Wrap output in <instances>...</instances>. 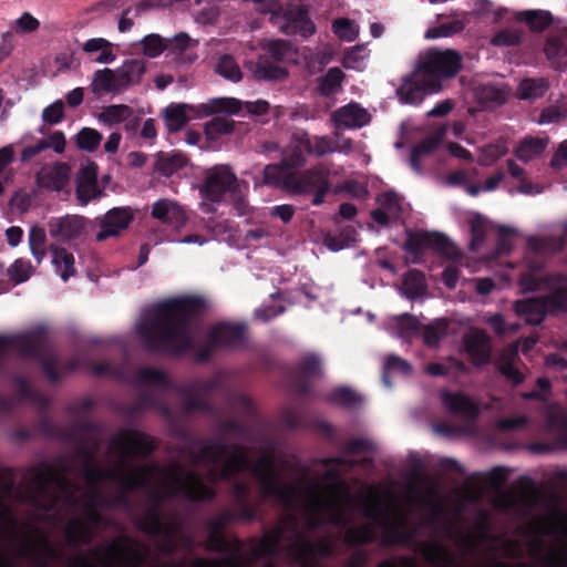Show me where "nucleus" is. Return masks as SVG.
Listing matches in <instances>:
<instances>
[{
  "instance_id": "nucleus-1",
  "label": "nucleus",
  "mask_w": 567,
  "mask_h": 567,
  "mask_svg": "<svg viewBox=\"0 0 567 567\" xmlns=\"http://www.w3.org/2000/svg\"><path fill=\"white\" fill-rule=\"evenodd\" d=\"M322 466L323 470L313 468L291 484H286L268 456L259 460L254 472L264 495L296 509L300 522L292 515L282 518L278 527L260 540L255 550L257 556L285 551L306 566L317 554L329 553L327 545L310 544L306 532L328 520L346 524L359 512L371 523L360 529L348 530L347 542H369L373 539L377 527L389 540L402 536L406 517L390 491L364 487L358 496L352 497L344 484L338 480L334 464L324 462Z\"/></svg>"
},
{
  "instance_id": "nucleus-2",
  "label": "nucleus",
  "mask_w": 567,
  "mask_h": 567,
  "mask_svg": "<svg viewBox=\"0 0 567 567\" xmlns=\"http://www.w3.org/2000/svg\"><path fill=\"white\" fill-rule=\"evenodd\" d=\"M153 447V441L141 432L132 430L121 432L110 446V453L114 457L113 468L102 472L92 465L86 466V489L79 496L74 495L79 491L64 480L49 477L41 472L34 476L33 487L37 494L31 496V502L47 512L53 509L60 512L63 508L71 511L73 517L68 524L66 537L71 542H86L97 526L100 517L101 499L96 494L95 482L106 475L125 487L150 485L164 495L182 492L193 499L210 497L209 488L195 471H186L177 465L162 470L131 466L133 457L144 455Z\"/></svg>"
},
{
  "instance_id": "nucleus-3",
  "label": "nucleus",
  "mask_w": 567,
  "mask_h": 567,
  "mask_svg": "<svg viewBox=\"0 0 567 567\" xmlns=\"http://www.w3.org/2000/svg\"><path fill=\"white\" fill-rule=\"evenodd\" d=\"M204 308V302L195 297H182L152 306L145 315V319L138 324L141 337L150 342L168 344L183 342L189 339L186 321Z\"/></svg>"
},
{
  "instance_id": "nucleus-4",
  "label": "nucleus",
  "mask_w": 567,
  "mask_h": 567,
  "mask_svg": "<svg viewBox=\"0 0 567 567\" xmlns=\"http://www.w3.org/2000/svg\"><path fill=\"white\" fill-rule=\"evenodd\" d=\"M522 286L526 290H544L548 295L539 299L519 300L515 305L516 312L527 323L538 324L543 321L545 313L553 309L567 308V279L563 277L522 278Z\"/></svg>"
},
{
  "instance_id": "nucleus-5",
  "label": "nucleus",
  "mask_w": 567,
  "mask_h": 567,
  "mask_svg": "<svg viewBox=\"0 0 567 567\" xmlns=\"http://www.w3.org/2000/svg\"><path fill=\"white\" fill-rule=\"evenodd\" d=\"M241 103L234 97H217L200 104L172 103L164 110V122L169 132L182 130L189 121L217 113L237 114Z\"/></svg>"
},
{
  "instance_id": "nucleus-6",
  "label": "nucleus",
  "mask_w": 567,
  "mask_h": 567,
  "mask_svg": "<svg viewBox=\"0 0 567 567\" xmlns=\"http://www.w3.org/2000/svg\"><path fill=\"white\" fill-rule=\"evenodd\" d=\"M461 55L451 49H429L420 53L415 65L416 76L427 80L432 91H442V81L453 78L461 69Z\"/></svg>"
},
{
  "instance_id": "nucleus-7",
  "label": "nucleus",
  "mask_w": 567,
  "mask_h": 567,
  "mask_svg": "<svg viewBox=\"0 0 567 567\" xmlns=\"http://www.w3.org/2000/svg\"><path fill=\"white\" fill-rule=\"evenodd\" d=\"M146 555V548L128 538L114 542L95 553L86 561V567L137 566Z\"/></svg>"
},
{
  "instance_id": "nucleus-8",
  "label": "nucleus",
  "mask_w": 567,
  "mask_h": 567,
  "mask_svg": "<svg viewBox=\"0 0 567 567\" xmlns=\"http://www.w3.org/2000/svg\"><path fill=\"white\" fill-rule=\"evenodd\" d=\"M243 187L247 188V184L238 181L229 166H214L207 172L204 184L200 187L204 210L206 213L212 212L214 204L219 203L226 192L241 193Z\"/></svg>"
},
{
  "instance_id": "nucleus-9",
  "label": "nucleus",
  "mask_w": 567,
  "mask_h": 567,
  "mask_svg": "<svg viewBox=\"0 0 567 567\" xmlns=\"http://www.w3.org/2000/svg\"><path fill=\"white\" fill-rule=\"evenodd\" d=\"M260 48L265 52L260 56L255 70L254 75L259 80H280L287 75V71L279 65H266V58L275 61H284L292 56L293 49L288 41L285 40H264L260 42Z\"/></svg>"
},
{
  "instance_id": "nucleus-10",
  "label": "nucleus",
  "mask_w": 567,
  "mask_h": 567,
  "mask_svg": "<svg viewBox=\"0 0 567 567\" xmlns=\"http://www.w3.org/2000/svg\"><path fill=\"white\" fill-rule=\"evenodd\" d=\"M196 470L203 465H212L209 468V480L215 481L218 477L227 478L233 474L247 467V460L243 451H234L229 455L213 449L205 450L203 455L195 461Z\"/></svg>"
},
{
  "instance_id": "nucleus-11",
  "label": "nucleus",
  "mask_w": 567,
  "mask_h": 567,
  "mask_svg": "<svg viewBox=\"0 0 567 567\" xmlns=\"http://www.w3.org/2000/svg\"><path fill=\"white\" fill-rule=\"evenodd\" d=\"M97 177L99 167L92 161H87L79 168L75 179V196L80 205L85 206L102 196L103 188L100 186Z\"/></svg>"
},
{
  "instance_id": "nucleus-12",
  "label": "nucleus",
  "mask_w": 567,
  "mask_h": 567,
  "mask_svg": "<svg viewBox=\"0 0 567 567\" xmlns=\"http://www.w3.org/2000/svg\"><path fill=\"white\" fill-rule=\"evenodd\" d=\"M331 171L327 166H318L313 169L306 172L300 177H290L286 182V187L296 194L311 193L317 189L330 190Z\"/></svg>"
},
{
  "instance_id": "nucleus-13",
  "label": "nucleus",
  "mask_w": 567,
  "mask_h": 567,
  "mask_svg": "<svg viewBox=\"0 0 567 567\" xmlns=\"http://www.w3.org/2000/svg\"><path fill=\"white\" fill-rule=\"evenodd\" d=\"M89 221L80 215H65L53 218L49 233L60 241H71L81 238L87 230Z\"/></svg>"
},
{
  "instance_id": "nucleus-14",
  "label": "nucleus",
  "mask_w": 567,
  "mask_h": 567,
  "mask_svg": "<svg viewBox=\"0 0 567 567\" xmlns=\"http://www.w3.org/2000/svg\"><path fill=\"white\" fill-rule=\"evenodd\" d=\"M71 166L55 162L43 165L35 175L37 186L41 189L59 192L69 183Z\"/></svg>"
},
{
  "instance_id": "nucleus-15",
  "label": "nucleus",
  "mask_w": 567,
  "mask_h": 567,
  "mask_svg": "<svg viewBox=\"0 0 567 567\" xmlns=\"http://www.w3.org/2000/svg\"><path fill=\"white\" fill-rule=\"evenodd\" d=\"M330 120L336 130L341 128H361L370 123L371 115L367 109L358 103L343 105L330 115Z\"/></svg>"
},
{
  "instance_id": "nucleus-16",
  "label": "nucleus",
  "mask_w": 567,
  "mask_h": 567,
  "mask_svg": "<svg viewBox=\"0 0 567 567\" xmlns=\"http://www.w3.org/2000/svg\"><path fill=\"white\" fill-rule=\"evenodd\" d=\"M275 24L287 34L299 33L307 38L316 32L313 22L309 19L307 12L300 8L286 9Z\"/></svg>"
},
{
  "instance_id": "nucleus-17",
  "label": "nucleus",
  "mask_w": 567,
  "mask_h": 567,
  "mask_svg": "<svg viewBox=\"0 0 567 567\" xmlns=\"http://www.w3.org/2000/svg\"><path fill=\"white\" fill-rule=\"evenodd\" d=\"M132 219L133 214L130 208H113L109 210L99 221L100 231L96 233V240L102 241L118 235L128 226Z\"/></svg>"
},
{
  "instance_id": "nucleus-18",
  "label": "nucleus",
  "mask_w": 567,
  "mask_h": 567,
  "mask_svg": "<svg viewBox=\"0 0 567 567\" xmlns=\"http://www.w3.org/2000/svg\"><path fill=\"white\" fill-rule=\"evenodd\" d=\"M152 216L176 228H182L187 221V215L183 207L175 200L161 198L152 206Z\"/></svg>"
},
{
  "instance_id": "nucleus-19",
  "label": "nucleus",
  "mask_w": 567,
  "mask_h": 567,
  "mask_svg": "<svg viewBox=\"0 0 567 567\" xmlns=\"http://www.w3.org/2000/svg\"><path fill=\"white\" fill-rule=\"evenodd\" d=\"M427 82V80H421L416 76V69L414 68L412 74L398 89L400 101L405 104H419L426 95L437 93L439 91L430 89Z\"/></svg>"
},
{
  "instance_id": "nucleus-20",
  "label": "nucleus",
  "mask_w": 567,
  "mask_h": 567,
  "mask_svg": "<svg viewBox=\"0 0 567 567\" xmlns=\"http://www.w3.org/2000/svg\"><path fill=\"white\" fill-rule=\"evenodd\" d=\"M464 351L475 365H482L489 361L491 346L485 332L471 330L464 337Z\"/></svg>"
},
{
  "instance_id": "nucleus-21",
  "label": "nucleus",
  "mask_w": 567,
  "mask_h": 567,
  "mask_svg": "<svg viewBox=\"0 0 567 567\" xmlns=\"http://www.w3.org/2000/svg\"><path fill=\"white\" fill-rule=\"evenodd\" d=\"M536 341L534 339H525L517 343L516 347H512L503 352L501 358L497 361V367L499 371L514 384H518L523 381L522 374L515 369L513 364V360L518 351L520 349L522 352L526 353L528 350H530Z\"/></svg>"
},
{
  "instance_id": "nucleus-22",
  "label": "nucleus",
  "mask_w": 567,
  "mask_h": 567,
  "mask_svg": "<svg viewBox=\"0 0 567 567\" xmlns=\"http://www.w3.org/2000/svg\"><path fill=\"white\" fill-rule=\"evenodd\" d=\"M116 69H101L93 73L90 89L95 95L120 93L124 91Z\"/></svg>"
},
{
  "instance_id": "nucleus-23",
  "label": "nucleus",
  "mask_w": 567,
  "mask_h": 567,
  "mask_svg": "<svg viewBox=\"0 0 567 567\" xmlns=\"http://www.w3.org/2000/svg\"><path fill=\"white\" fill-rule=\"evenodd\" d=\"M535 529L540 534H550L567 539V513L553 508L545 517L535 523Z\"/></svg>"
},
{
  "instance_id": "nucleus-24",
  "label": "nucleus",
  "mask_w": 567,
  "mask_h": 567,
  "mask_svg": "<svg viewBox=\"0 0 567 567\" xmlns=\"http://www.w3.org/2000/svg\"><path fill=\"white\" fill-rule=\"evenodd\" d=\"M378 202L380 207L371 213L372 218L378 224L384 226L399 218L401 204L396 194L384 193L378 198Z\"/></svg>"
},
{
  "instance_id": "nucleus-25",
  "label": "nucleus",
  "mask_w": 567,
  "mask_h": 567,
  "mask_svg": "<svg viewBox=\"0 0 567 567\" xmlns=\"http://www.w3.org/2000/svg\"><path fill=\"white\" fill-rule=\"evenodd\" d=\"M305 163L303 155L301 153H293L286 154L284 164L282 165H268L264 169V182L265 184L269 185H279L284 182L286 185V182L289 179H285L286 177V171L288 167L292 166H299Z\"/></svg>"
},
{
  "instance_id": "nucleus-26",
  "label": "nucleus",
  "mask_w": 567,
  "mask_h": 567,
  "mask_svg": "<svg viewBox=\"0 0 567 567\" xmlns=\"http://www.w3.org/2000/svg\"><path fill=\"white\" fill-rule=\"evenodd\" d=\"M116 71L125 91L141 83L146 72V63L141 59L125 60Z\"/></svg>"
},
{
  "instance_id": "nucleus-27",
  "label": "nucleus",
  "mask_w": 567,
  "mask_h": 567,
  "mask_svg": "<svg viewBox=\"0 0 567 567\" xmlns=\"http://www.w3.org/2000/svg\"><path fill=\"white\" fill-rule=\"evenodd\" d=\"M548 137L527 136L523 138L515 148V155L519 161L529 162L540 156L547 145Z\"/></svg>"
},
{
  "instance_id": "nucleus-28",
  "label": "nucleus",
  "mask_w": 567,
  "mask_h": 567,
  "mask_svg": "<svg viewBox=\"0 0 567 567\" xmlns=\"http://www.w3.org/2000/svg\"><path fill=\"white\" fill-rule=\"evenodd\" d=\"M544 52L553 66H563V59L567 56V31L550 35L544 47Z\"/></svg>"
},
{
  "instance_id": "nucleus-29",
  "label": "nucleus",
  "mask_w": 567,
  "mask_h": 567,
  "mask_svg": "<svg viewBox=\"0 0 567 567\" xmlns=\"http://www.w3.org/2000/svg\"><path fill=\"white\" fill-rule=\"evenodd\" d=\"M517 22L525 23L532 31L542 32L553 22V16L546 10H523L514 12Z\"/></svg>"
},
{
  "instance_id": "nucleus-30",
  "label": "nucleus",
  "mask_w": 567,
  "mask_h": 567,
  "mask_svg": "<svg viewBox=\"0 0 567 567\" xmlns=\"http://www.w3.org/2000/svg\"><path fill=\"white\" fill-rule=\"evenodd\" d=\"M334 148V136H305L299 141L296 151L293 153H301L306 151L310 154H316L318 156H322L329 153H333Z\"/></svg>"
},
{
  "instance_id": "nucleus-31",
  "label": "nucleus",
  "mask_w": 567,
  "mask_h": 567,
  "mask_svg": "<svg viewBox=\"0 0 567 567\" xmlns=\"http://www.w3.org/2000/svg\"><path fill=\"white\" fill-rule=\"evenodd\" d=\"M133 115V110L125 104H113L103 106L96 118L100 123L112 126L120 123H123L131 118Z\"/></svg>"
},
{
  "instance_id": "nucleus-32",
  "label": "nucleus",
  "mask_w": 567,
  "mask_h": 567,
  "mask_svg": "<svg viewBox=\"0 0 567 567\" xmlns=\"http://www.w3.org/2000/svg\"><path fill=\"white\" fill-rule=\"evenodd\" d=\"M52 264L55 272L62 278L68 280L74 275V257L64 248H52Z\"/></svg>"
},
{
  "instance_id": "nucleus-33",
  "label": "nucleus",
  "mask_w": 567,
  "mask_h": 567,
  "mask_svg": "<svg viewBox=\"0 0 567 567\" xmlns=\"http://www.w3.org/2000/svg\"><path fill=\"white\" fill-rule=\"evenodd\" d=\"M245 333L244 324L220 323L213 328L210 338L214 343H231Z\"/></svg>"
},
{
  "instance_id": "nucleus-34",
  "label": "nucleus",
  "mask_w": 567,
  "mask_h": 567,
  "mask_svg": "<svg viewBox=\"0 0 567 567\" xmlns=\"http://www.w3.org/2000/svg\"><path fill=\"white\" fill-rule=\"evenodd\" d=\"M369 51L364 45H355L349 49L342 59V65L346 69L363 71L369 59Z\"/></svg>"
},
{
  "instance_id": "nucleus-35",
  "label": "nucleus",
  "mask_w": 567,
  "mask_h": 567,
  "mask_svg": "<svg viewBox=\"0 0 567 567\" xmlns=\"http://www.w3.org/2000/svg\"><path fill=\"white\" fill-rule=\"evenodd\" d=\"M344 73L339 68H331L319 81V91L322 95L329 96L341 90Z\"/></svg>"
},
{
  "instance_id": "nucleus-36",
  "label": "nucleus",
  "mask_w": 567,
  "mask_h": 567,
  "mask_svg": "<svg viewBox=\"0 0 567 567\" xmlns=\"http://www.w3.org/2000/svg\"><path fill=\"white\" fill-rule=\"evenodd\" d=\"M102 138L103 136L97 130L83 127L76 133L74 141L80 150L91 153L99 148Z\"/></svg>"
},
{
  "instance_id": "nucleus-37",
  "label": "nucleus",
  "mask_w": 567,
  "mask_h": 567,
  "mask_svg": "<svg viewBox=\"0 0 567 567\" xmlns=\"http://www.w3.org/2000/svg\"><path fill=\"white\" fill-rule=\"evenodd\" d=\"M142 53L151 59L161 55L168 48L167 41L159 34L151 33L145 35L141 41Z\"/></svg>"
},
{
  "instance_id": "nucleus-38",
  "label": "nucleus",
  "mask_w": 567,
  "mask_h": 567,
  "mask_svg": "<svg viewBox=\"0 0 567 567\" xmlns=\"http://www.w3.org/2000/svg\"><path fill=\"white\" fill-rule=\"evenodd\" d=\"M332 31L333 33L341 40L347 42L354 41L360 33L359 25L348 19V18H340L332 22Z\"/></svg>"
},
{
  "instance_id": "nucleus-39",
  "label": "nucleus",
  "mask_w": 567,
  "mask_h": 567,
  "mask_svg": "<svg viewBox=\"0 0 567 567\" xmlns=\"http://www.w3.org/2000/svg\"><path fill=\"white\" fill-rule=\"evenodd\" d=\"M547 90V82L544 79H525L519 83L517 95L519 99H536Z\"/></svg>"
},
{
  "instance_id": "nucleus-40",
  "label": "nucleus",
  "mask_w": 567,
  "mask_h": 567,
  "mask_svg": "<svg viewBox=\"0 0 567 567\" xmlns=\"http://www.w3.org/2000/svg\"><path fill=\"white\" fill-rule=\"evenodd\" d=\"M234 122L226 117H214L205 124L204 133L207 140L215 141L221 135L231 133Z\"/></svg>"
},
{
  "instance_id": "nucleus-41",
  "label": "nucleus",
  "mask_w": 567,
  "mask_h": 567,
  "mask_svg": "<svg viewBox=\"0 0 567 567\" xmlns=\"http://www.w3.org/2000/svg\"><path fill=\"white\" fill-rule=\"evenodd\" d=\"M47 233L43 228L33 226L29 233V247L33 257L41 262L45 256Z\"/></svg>"
},
{
  "instance_id": "nucleus-42",
  "label": "nucleus",
  "mask_w": 567,
  "mask_h": 567,
  "mask_svg": "<svg viewBox=\"0 0 567 567\" xmlns=\"http://www.w3.org/2000/svg\"><path fill=\"white\" fill-rule=\"evenodd\" d=\"M16 34H29L40 29V21L32 13L24 11L10 23Z\"/></svg>"
},
{
  "instance_id": "nucleus-43",
  "label": "nucleus",
  "mask_w": 567,
  "mask_h": 567,
  "mask_svg": "<svg viewBox=\"0 0 567 567\" xmlns=\"http://www.w3.org/2000/svg\"><path fill=\"white\" fill-rule=\"evenodd\" d=\"M215 71L224 79L238 82L241 80V71L233 56L223 55L218 59Z\"/></svg>"
},
{
  "instance_id": "nucleus-44",
  "label": "nucleus",
  "mask_w": 567,
  "mask_h": 567,
  "mask_svg": "<svg viewBox=\"0 0 567 567\" xmlns=\"http://www.w3.org/2000/svg\"><path fill=\"white\" fill-rule=\"evenodd\" d=\"M443 137V132H441L437 136H432L423 141L419 146H416L411 155V164L414 169H420V161L424 155L430 154L433 150H435L441 143Z\"/></svg>"
},
{
  "instance_id": "nucleus-45",
  "label": "nucleus",
  "mask_w": 567,
  "mask_h": 567,
  "mask_svg": "<svg viewBox=\"0 0 567 567\" xmlns=\"http://www.w3.org/2000/svg\"><path fill=\"white\" fill-rule=\"evenodd\" d=\"M470 227L472 235L471 249L475 250L482 245L484 236L488 229V225L483 216L476 214L471 217Z\"/></svg>"
},
{
  "instance_id": "nucleus-46",
  "label": "nucleus",
  "mask_w": 567,
  "mask_h": 567,
  "mask_svg": "<svg viewBox=\"0 0 567 567\" xmlns=\"http://www.w3.org/2000/svg\"><path fill=\"white\" fill-rule=\"evenodd\" d=\"M64 118V103L62 100H56L45 106L41 113V120L49 126L61 123Z\"/></svg>"
},
{
  "instance_id": "nucleus-47",
  "label": "nucleus",
  "mask_w": 567,
  "mask_h": 567,
  "mask_svg": "<svg viewBox=\"0 0 567 567\" xmlns=\"http://www.w3.org/2000/svg\"><path fill=\"white\" fill-rule=\"evenodd\" d=\"M506 153L507 147L504 142L489 144L481 150L478 162L482 165L489 166L503 157Z\"/></svg>"
},
{
  "instance_id": "nucleus-48",
  "label": "nucleus",
  "mask_w": 567,
  "mask_h": 567,
  "mask_svg": "<svg viewBox=\"0 0 567 567\" xmlns=\"http://www.w3.org/2000/svg\"><path fill=\"white\" fill-rule=\"evenodd\" d=\"M447 323L440 319L426 326L423 331V339L429 347H435L439 341L446 334Z\"/></svg>"
},
{
  "instance_id": "nucleus-49",
  "label": "nucleus",
  "mask_w": 567,
  "mask_h": 567,
  "mask_svg": "<svg viewBox=\"0 0 567 567\" xmlns=\"http://www.w3.org/2000/svg\"><path fill=\"white\" fill-rule=\"evenodd\" d=\"M425 558L437 567H454L449 553L439 545H427L424 548Z\"/></svg>"
},
{
  "instance_id": "nucleus-50",
  "label": "nucleus",
  "mask_w": 567,
  "mask_h": 567,
  "mask_svg": "<svg viewBox=\"0 0 567 567\" xmlns=\"http://www.w3.org/2000/svg\"><path fill=\"white\" fill-rule=\"evenodd\" d=\"M442 400L444 405L454 412L471 413L474 410L472 402L462 394L444 393Z\"/></svg>"
},
{
  "instance_id": "nucleus-51",
  "label": "nucleus",
  "mask_w": 567,
  "mask_h": 567,
  "mask_svg": "<svg viewBox=\"0 0 567 567\" xmlns=\"http://www.w3.org/2000/svg\"><path fill=\"white\" fill-rule=\"evenodd\" d=\"M32 266L29 261L17 259L7 270V274L16 285L25 281L32 274Z\"/></svg>"
},
{
  "instance_id": "nucleus-52",
  "label": "nucleus",
  "mask_w": 567,
  "mask_h": 567,
  "mask_svg": "<svg viewBox=\"0 0 567 567\" xmlns=\"http://www.w3.org/2000/svg\"><path fill=\"white\" fill-rule=\"evenodd\" d=\"M197 44V40H194L187 33L182 32L172 38L171 45H168L167 50L169 53L181 55L196 48Z\"/></svg>"
},
{
  "instance_id": "nucleus-53",
  "label": "nucleus",
  "mask_w": 567,
  "mask_h": 567,
  "mask_svg": "<svg viewBox=\"0 0 567 567\" xmlns=\"http://www.w3.org/2000/svg\"><path fill=\"white\" fill-rule=\"evenodd\" d=\"M523 32L518 29H504L494 34L491 43L496 47L517 45L520 43Z\"/></svg>"
},
{
  "instance_id": "nucleus-54",
  "label": "nucleus",
  "mask_w": 567,
  "mask_h": 567,
  "mask_svg": "<svg viewBox=\"0 0 567 567\" xmlns=\"http://www.w3.org/2000/svg\"><path fill=\"white\" fill-rule=\"evenodd\" d=\"M464 27L465 25H464L463 21L453 20L452 22H450L447 24H443L439 28L429 29L425 32L424 38L427 40H433V39H437V38L450 37L452 34H455V33L462 31L464 29Z\"/></svg>"
},
{
  "instance_id": "nucleus-55",
  "label": "nucleus",
  "mask_w": 567,
  "mask_h": 567,
  "mask_svg": "<svg viewBox=\"0 0 567 567\" xmlns=\"http://www.w3.org/2000/svg\"><path fill=\"white\" fill-rule=\"evenodd\" d=\"M21 554L32 559L40 560L42 557L53 556V550L45 539L39 538L32 546L28 544L27 547L22 548Z\"/></svg>"
},
{
  "instance_id": "nucleus-56",
  "label": "nucleus",
  "mask_w": 567,
  "mask_h": 567,
  "mask_svg": "<svg viewBox=\"0 0 567 567\" xmlns=\"http://www.w3.org/2000/svg\"><path fill=\"white\" fill-rule=\"evenodd\" d=\"M403 288L409 298L420 295L424 288V278L419 271H410L403 281Z\"/></svg>"
},
{
  "instance_id": "nucleus-57",
  "label": "nucleus",
  "mask_w": 567,
  "mask_h": 567,
  "mask_svg": "<svg viewBox=\"0 0 567 567\" xmlns=\"http://www.w3.org/2000/svg\"><path fill=\"white\" fill-rule=\"evenodd\" d=\"M353 151H359L365 163L369 162V156L364 153V147H354L352 141L348 137H344L339 133V130L334 132V148L333 153L349 154Z\"/></svg>"
},
{
  "instance_id": "nucleus-58",
  "label": "nucleus",
  "mask_w": 567,
  "mask_h": 567,
  "mask_svg": "<svg viewBox=\"0 0 567 567\" xmlns=\"http://www.w3.org/2000/svg\"><path fill=\"white\" fill-rule=\"evenodd\" d=\"M567 565V545L550 548L545 555L546 567H565Z\"/></svg>"
},
{
  "instance_id": "nucleus-59",
  "label": "nucleus",
  "mask_w": 567,
  "mask_h": 567,
  "mask_svg": "<svg viewBox=\"0 0 567 567\" xmlns=\"http://www.w3.org/2000/svg\"><path fill=\"white\" fill-rule=\"evenodd\" d=\"M535 495L532 491H519L518 493H509L508 495L504 496V501L502 506L504 507H512L516 506L517 504H522L523 506H530L534 503Z\"/></svg>"
},
{
  "instance_id": "nucleus-60",
  "label": "nucleus",
  "mask_w": 567,
  "mask_h": 567,
  "mask_svg": "<svg viewBox=\"0 0 567 567\" xmlns=\"http://www.w3.org/2000/svg\"><path fill=\"white\" fill-rule=\"evenodd\" d=\"M333 192L336 194L344 193L354 198H363L368 194L367 188L355 181H348L339 184L334 187Z\"/></svg>"
},
{
  "instance_id": "nucleus-61",
  "label": "nucleus",
  "mask_w": 567,
  "mask_h": 567,
  "mask_svg": "<svg viewBox=\"0 0 567 567\" xmlns=\"http://www.w3.org/2000/svg\"><path fill=\"white\" fill-rule=\"evenodd\" d=\"M256 4H258V10L262 13H269L271 16V20L276 23L277 20L280 19V16L286 10L278 0H254Z\"/></svg>"
},
{
  "instance_id": "nucleus-62",
  "label": "nucleus",
  "mask_w": 567,
  "mask_h": 567,
  "mask_svg": "<svg viewBox=\"0 0 567 567\" xmlns=\"http://www.w3.org/2000/svg\"><path fill=\"white\" fill-rule=\"evenodd\" d=\"M359 399V395L349 388H339L331 394L333 402L344 406L354 404Z\"/></svg>"
},
{
  "instance_id": "nucleus-63",
  "label": "nucleus",
  "mask_w": 567,
  "mask_h": 567,
  "mask_svg": "<svg viewBox=\"0 0 567 567\" xmlns=\"http://www.w3.org/2000/svg\"><path fill=\"white\" fill-rule=\"evenodd\" d=\"M45 148H51L58 154H62L66 147L65 135L61 131L51 133L47 138H43Z\"/></svg>"
},
{
  "instance_id": "nucleus-64",
  "label": "nucleus",
  "mask_w": 567,
  "mask_h": 567,
  "mask_svg": "<svg viewBox=\"0 0 567 567\" xmlns=\"http://www.w3.org/2000/svg\"><path fill=\"white\" fill-rule=\"evenodd\" d=\"M567 164V141H564L557 147L551 161L550 166L555 169H561Z\"/></svg>"
}]
</instances>
